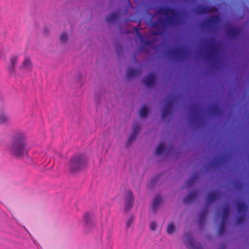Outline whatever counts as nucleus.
I'll list each match as a JSON object with an SVG mask.
<instances>
[{
  "label": "nucleus",
  "mask_w": 249,
  "mask_h": 249,
  "mask_svg": "<svg viewBox=\"0 0 249 249\" xmlns=\"http://www.w3.org/2000/svg\"><path fill=\"white\" fill-rule=\"evenodd\" d=\"M33 67V64L31 59L28 57H26L22 63V65L19 67L20 70H26L31 71Z\"/></svg>",
  "instance_id": "obj_20"
},
{
  "label": "nucleus",
  "mask_w": 249,
  "mask_h": 249,
  "mask_svg": "<svg viewBox=\"0 0 249 249\" xmlns=\"http://www.w3.org/2000/svg\"><path fill=\"white\" fill-rule=\"evenodd\" d=\"M135 217L133 215H131L128 219L126 223V228L128 229L130 225L133 223Z\"/></svg>",
  "instance_id": "obj_32"
},
{
  "label": "nucleus",
  "mask_w": 249,
  "mask_h": 249,
  "mask_svg": "<svg viewBox=\"0 0 249 249\" xmlns=\"http://www.w3.org/2000/svg\"><path fill=\"white\" fill-rule=\"evenodd\" d=\"M9 117L3 112H0V124H6L9 121Z\"/></svg>",
  "instance_id": "obj_25"
},
{
  "label": "nucleus",
  "mask_w": 249,
  "mask_h": 249,
  "mask_svg": "<svg viewBox=\"0 0 249 249\" xmlns=\"http://www.w3.org/2000/svg\"><path fill=\"white\" fill-rule=\"evenodd\" d=\"M162 202L161 197L159 195L156 196L153 199L152 204V210L154 213H156L158 210L160 205Z\"/></svg>",
  "instance_id": "obj_16"
},
{
  "label": "nucleus",
  "mask_w": 249,
  "mask_h": 249,
  "mask_svg": "<svg viewBox=\"0 0 249 249\" xmlns=\"http://www.w3.org/2000/svg\"><path fill=\"white\" fill-rule=\"evenodd\" d=\"M154 25H155L156 26L158 27V26H159V23H158V22H156V23H154Z\"/></svg>",
  "instance_id": "obj_41"
},
{
  "label": "nucleus",
  "mask_w": 249,
  "mask_h": 249,
  "mask_svg": "<svg viewBox=\"0 0 249 249\" xmlns=\"http://www.w3.org/2000/svg\"><path fill=\"white\" fill-rule=\"evenodd\" d=\"M134 197L133 193L131 191L126 192L124 197V211L127 213L131 209L133 206Z\"/></svg>",
  "instance_id": "obj_9"
},
{
  "label": "nucleus",
  "mask_w": 249,
  "mask_h": 249,
  "mask_svg": "<svg viewBox=\"0 0 249 249\" xmlns=\"http://www.w3.org/2000/svg\"><path fill=\"white\" fill-rule=\"evenodd\" d=\"M198 193L197 190L195 189L190 191L188 195L185 196L183 199V202L185 204H190L193 202L198 196Z\"/></svg>",
  "instance_id": "obj_13"
},
{
  "label": "nucleus",
  "mask_w": 249,
  "mask_h": 249,
  "mask_svg": "<svg viewBox=\"0 0 249 249\" xmlns=\"http://www.w3.org/2000/svg\"><path fill=\"white\" fill-rule=\"evenodd\" d=\"M185 236L186 241H187V247L188 248H191L192 249H202L201 245L199 243L195 241L193 236L191 232H186L185 234Z\"/></svg>",
  "instance_id": "obj_10"
},
{
  "label": "nucleus",
  "mask_w": 249,
  "mask_h": 249,
  "mask_svg": "<svg viewBox=\"0 0 249 249\" xmlns=\"http://www.w3.org/2000/svg\"><path fill=\"white\" fill-rule=\"evenodd\" d=\"M115 51L118 57H120L123 53V49L121 44L118 41H115L114 44Z\"/></svg>",
  "instance_id": "obj_22"
},
{
  "label": "nucleus",
  "mask_w": 249,
  "mask_h": 249,
  "mask_svg": "<svg viewBox=\"0 0 249 249\" xmlns=\"http://www.w3.org/2000/svg\"><path fill=\"white\" fill-rule=\"evenodd\" d=\"M68 36L66 33H63L61 34L60 40L61 42L66 43L68 41Z\"/></svg>",
  "instance_id": "obj_31"
},
{
  "label": "nucleus",
  "mask_w": 249,
  "mask_h": 249,
  "mask_svg": "<svg viewBox=\"0 0 249 249\" xmlns=\"http://www.w3.org/2000/svg\"><path fill=\"white\" fill-rule=\"evenodd\" d=\"M230 208L228 205H225L222 211L221 219L218 230L219 236H222L226 231L225 222L229 215Z\"/></svg>",
  "instance_id": "obj_6"
},
{
  "label": "nucleus",
  "mask_w": 249,
  "mask_h": 249,
  "mask_svg": "<svg viewBox=\"0 0 249 249\" xmlns=\"http://www.w3.org/2000/svg\"><path fill=\"white\" fill-rule=\"evenodd\" d=\"M134 32L141 41V44L138 47V50L140 52H147L149 47L151 46L152 43L158 40V39L156 38H154L151 40H149L148 38H144L143 36L140 33L139 29L137 28H134Z\"/></svg>",
  "instance_id": "obj_4"
},
{
  "label": "nucleus",
  "mask_w": 249,
  "mask_h": 249,
  "mask_svg": "<svg viewBox=\"0 0 249 249\" xmlns=\"http://www.w3.org/2000/svg\"><path fill=\"white\" fill-rule=\"evenodd\" d=\"M175 227L173 223H170L167 228V232L168 234H171L175 231Z\"/></svg>",
  "instance_id": "obj_30"
},
{
  "label": "nucleus",
  "mask_w": 249,
  "mask_h": 249,
  "mask_svg": "<svg viewBox=\"0 0 249 249\" xmlns=\"http://www.w3.org/2000/svg\"><path fill=\"white\" fill-rule=\"evenodd\" d=\"M137 137L133 135V134H131L129 137L127 139L126 143H125V147H129L131 143L134 142L136 139Z\"/></svg>",
  "instance_id": "obj_28"
},
{
  "label": "nucleus",
  "mask_w": 249,
  "mask_h": 249,
  "mask_svg": "<svg viewBox=\"0 0 249 249\" xmlns=\"http://www.w3.org/2000/svg\"><path fill=\"white\" fill-rule=\"evenodd\" d=\"M84 225L87 229H90L94 225V215L89 213H86L84 216Z\"/></svg>",
  "instance_id": "obj_12"
},
{
  "label": "nucleus",
  "mask_w": 249,
  "mask_h": 249,
  "mask_svg": "<svg viewBox=\"0 0 249 249\" xmlns=\"http://www.w3.org/2000/svg\"><path fill=\"white\" fill-rule=\"evenodd\" d=\"M142 81L144 86L148 89L153 88L157 83L155 74L152 72L148 74Z\"/></svg>",
  "instance_id": "obj_11"
},
{
  "label": "nucleus",
  "mask_w": 249,
  "mask_h": 249,
  "mask_svg": "<svg viewBox=\"0 0 249 249\" xmlns=\"http://www.w3.org/2000/svg\"><path fill=\"white\" fill-rule=\"evenodd\" d=\"M44 34L45 35H48L49 34V30L46 27H44Z\"/></svg>",
  "instance_id": "obj_38"
},
{
  "label": "nucleus",
  "mask_w": 249,
  "mask_h": 249,
  "mask_svg": "<svg viewBox=\"0 0 249 249\" xmlns=\"http://www.w3.org/2000/svg\"><path fill=\"white\" fill-rule=\"evenodd\" d=\"M82 78V74H79L78 75V78H77L78 81V82H80L81 81Z\"/></svg>",
  "instance_id": "obj_39"
},
{
  "label": "nucleus",
  "mask_w": 249,
  "mask_h": 249,
  "mask_svg": "<svg viewBox=\"0 0 249 249\" xmlns=\"http://www.w3.org/2000/svg\"><path fill=\"white\" fill-rule=\"evenodd\" d=\"M224 196V193L219 189L209 192L205 198V202L207 205H210Z\"/></svg>",
  "instance_id": "obj_8"
},
{
  "label": "nucleus",
  "mask_w": 249,
  "mask_h": 249,
  "mask_svg": "<svg viewBox=\"0 0 249 249\" xmlns=\"http://www.w3.org/2000/svg\"><path fill=\"white\" fill-rule=\"evenodd\" d=\"M28 140L26 132L17 130L12 134L5 150L12 158L20 159L28 152Z\"/></svg>",
  "instance_id": "obj_1"
},
{
  "label": "nucleus",
  "mask_w": 249,
  "mask_h": 249,
  "mask_svg": "<svg viewBox=\"0 0 249 249\" xmlns=\"http://www.w3.org/2000/svg\"><path fill=\"white\" fill-rule=\"evenodd\" d=\"M226 248V246L224 243H222L220 247L218 249H225Z\"/></svg>",
  "instance_id": "obj_36"
},
{
  "label": "nucleus",
  "mask_w": 249,
  "mask_h": 249,
  "mask_svg": "<svg viewBox=\"0 0 249 249\" xmlns=\"http://www.w3.org/2000/svg\"><path fill=\"white\" fill-rule=\"evenodd\" d=\"M171 153H172L174 156H178L179 152L176 150L173 145L167 147L163 142H160L155 150V154L157 156H161L165 154V155L168 156Z\"/></svg>",
  "instance_id": "obj_5"
},
{
  "label": "nucleus",
  "mask_w": 249,
  "mask_h": 249,
  "mask_svg": "<svg viewBox=\"0 0 249 249\" xmlns=\"http://www.w3.org/2000/svg\"><path fill=\"white\" fill-rule=\"evenodd\" d=\"M188 126L191 127L193 131H196L199 129L198 125L196 124V122L192 119L189 120L188 123Z\"/></svg>",
  "instance_id": "obj_24"
},
{
  "label": "nucleus",
  "mask_w": 249,
  "mask_h": 249,
  "mask_svg": "<svg viewBox=\"0 0 249 249\" xmlns=\"http://www.w3.org/2000/svg\"><path fill=\"white\" fill-rule=\"evenodd\" d=\"M199 178V173L197 172H195L190 178L187 179L185 182V184L187 187L192 186Z\"/></svg>",
  "instance_id": "obj_18"
},
{
  "label": "nucleus",
  "mask_w": 249,
  "mask_h": 249,
  "mask_svg": "<svg viewBox=\"0 0 249 249\" xmlns=\"http://www.w3.org/2000/svg\"><path fill=\"white\" fill-rule=\"evenodd\" d=\"M233 205L236 207L238 213V216L236 218L234 224L236 226H241L244 224L245 220L247 213V206L242 200L234 202Z\"/></svg>",
  "instance_id": "obj_3"
},
{
  "label": "nucleus",
  "mask_w": 249,
  "mask_h": 249,
  "mask_svg": "<svg viewBox=\"0 0 249 249\" xmlns=\"http://www.w3.org/2000/svg\"><path fill=\"white\" fill-rule=\"evenodd\" d=\"M151 112L150 108L147 105L142 106L139 111L140 117L143 119H147Z\"/></svg>",
  "instance_id": "obj_17"
},
{
  "label": "nucleus",
  "mask_w": 249,
  "mask_h": 249,
  "mask_svg": "<svg viewBox=\"0 0 249 249\" xmlns=\"http://www.w3.org/2000/svg\"><path fill=\"white\" fill-rule=\"evenodd\" d=\"M162 173H158L151 179L148 184L149 187L150 189H153L155 187L157 183L162 177Z\"/></svg>",
  "instance_id": "obj_21"
},
{
  "label": "nucleus",
  "mask_w": 249,
  "mask_h": 249,
  "mask_svg": "<svg viewBox=\"0 0 249 249\" xmlns=\"http://www.w3.org/2000/svg\"><path fill=\"white\" fill-rule=\"evenodd\" d=\"M141 130V127L138 124H135L132 126V134L135 136H137Z\"/></svg>",
  "instance_id": "obj_26"
},
{
  "label": "nucleus",
  "mask_w": 249,
  "mask_h": 249,
  "mask_svg": "<svg viewBox=\"0 0 249 249\" xmlns=\"http://www.w3.org/2000/svg\"><path fill=\"white\" fill-rule=\"evenodd\" d=\"M153 34L155 35H160V33L159 32H155L153 33Z\"/></svg>",
  "instance_id": "obj_40"
},
{
  "label": "nucleus",
  "mask_w": 249,
  "mask_h": 249,
  "mask_svg": "<svg viewBox=\"0 0 249 249\" xmlns=\"http://www.w3.org/2000/svg\"><path fill=\"white\" fill-rule=\"evenodd\" d=\"M18 55H13L10 57V64L8 66V70L9 72L13 74L15 73V66L17 64V61L18 59Z\"/></svg>",
  "instance_id": "obj_14"
},
{
  "label": "nucleus",
  "mask_w": 249,
  "mask_h": 249,
  "mask_svg": "<svg viewBox=\"0 0 249 249\" xmlns=\"http://www.w3.org/2000/svg\"><path fill=\"white\" fill-rule=\"evenodd\" d=\"M127 2H128V6L129 7H130L132 9L134 8V7L133 6L132 2L129 0H127Z\"/></svg>",
  "instance_id": "obj_37"
},
{
  "label": "nucleus",
  "mask_w": 249,
  "mask_h": 249,
  "mask_svg": "<svg viewBox=\"0 0 249 249\" xmlns=\"http://www.w3.org/2000/svg\"><path fill=\"white\" fill-rule=\"evenodd\" d=\"M234 34L232 35V37L234 38H236L241 33L242 28L240 27H233Z\"/></svg>",
  "instance_id": "obj_29"
},
{
  "label": "nucleus",
  "mask_w": 249,
  "mask_h": 249,
  "mask_svg": "<svg viewBox=\"0 0 249 249\" xmlns=\"http://www.w3.org/2000/svg\"><path fill=\"white\" fill-rule=\"evenodd\" d=\"M70 171L72 173L84 170L88 165V159L86 155L78 154L73 155L69 162Z\"/></svg>",
  "instance_id": "obj_2"
},
{
  "label": "nucleus",
  "mask_w": 249,
  "mask_h": 249,
  "mask_svg": "<svg viewBox=\"0 0 249 249\" xmlns=\"http://www.w3.org/2000/svg\"><path fill=\"white\" fill-rule=\"evenodd\" d=\"M141 73V71L139 69L129 68L126 71V77L128 79L133 78Z\"/></svg>",
  "instance_id": "obj_19"
},
{
  "label": "nucleus",
  "mask_w": 249,
  "mask_h": 249,
  "mask_svg": "<svg viewBox=\"0 0 249 249\" xmlns=\"http://www.w3.org/2000/svg\"><path fill=\"white\" fill-rule=\"evenodd\" d=\"M146 13L147 15L150 17L151 18H153L154 17V15L151 14L148 10H146Z\"/></svg>",
  "instance_id": "obj_35"
},
{
  "label": "nucleus",
  "mask_w": 249,
  "mask_h": 249,
  "mask_svg": "<svg viewBox=\"0 0 249 249\" xmlns=\"http://www.w3.org/2000/svg\"><path fill=\"white\" fill-rule=\"evenodd\" d=\"M157 224L155 222H152L150 224V229L153 231H155L157 228Z\"/></svg>",
  "instance_id": "obj_34"
},
{
  "label": "nucleus",
  "mask_w": 249,
  "mask_h": 249,
  "mask_svg": "<svg viewBox=\"0 0 249 249\" xmlns=\"http://www.w3.org/2000/svg\"><path fill=\"white\" fill-rule=\"evenodd\" d=\"M118 18V14L117 12L111 13L109 16L106 17V21L108 23H114Z\"/></svg>",
  "instance_id": "obj_23"
},
{
  "label": "nucleus",
  "mask_w": 249,
  "mask_h": 249,
  "mask_svg": "<svg viewBox=\"0 0 249 249\" xmlns=\"http://www.w3.org/2000/svg\"><path fill=\"white\" fill-rule=\"evenodd\" d=\"M95 102L96 106L101 104V98L99 94H96L95 95Z\"/></svg>",
  "instance_id": "obj_33"
},
{
  "label": "nucleus",
  "mask_w": 249,
  "mask_h": 249,
  "mask_svg": "<svg viewBox=\"0 0 249 249\" xmlns=\"http://www.w3.org/2000/svg\"><path fill=\"white\" fill-rule=\"evenodd\" d=\"M178 98L176 96H171L168 99L165 105L164 108L161 110V118L163 120H165L167 116L172 112L173 103L177 102Z\"/></svg>",
  "instance_id": "obj_7"
},
{
  "label": "nucleus",
  "mask_w": 249,
  "mask_h": 249,
  "mask_svg": "<svg viewBox=\"0 0 249 249\" xmlns=\"http://www.w3.org/2000/svg\"><path fill=\"white\" fill-rule=\"evenodd\" d=\"M217 168V166L214 162L210 163L209 164L205 165L203 167L204 170L205 172L208 171L211 168L215 169Z\"/></svg>",
  "instance_id": "obj_27"
},
{
  "label": "nucleus",
  "mask_w": 249,
  "mask_h": 249,
  "mask_svg": "<svg viewBox=\"0 0 249 249\" xmlns=\"http://www.w3.org/2000/svg\"><path fill=\"white\" fill-rule=\"evenodd\" d=\"M208 213V211L205 208L199 214L198 221V225L200 229H202L205 223L206 216Z\"/></svg>",
  "instance_id": "obj_15"
}]
</instances>
